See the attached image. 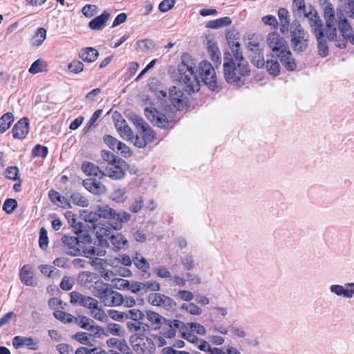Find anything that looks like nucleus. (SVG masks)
I'll list each match as a JSON object with an SVG mask.
<instances>
[{
	"label": "nucleus",
	"mask_w": 354,
	"mask_h": 354,
	"mask_svg": "<svg viewBox=\"0 0 354 354\" xmlns=\"http://www.w3.org/2000/svg\"><path fill=\"white\" fill-rule=\"evenodd\" d=\"M111 287V285H109V283H104L102 281H95L93 288V295L96 297L99 298L106 291L110 290Z\"/></svg>",
	"instance_id": "nucleus-38"
},
{
	"label": "nucleus",
	"mask_w": 354,
	"mask_h": 354,
	"mask_svg": "<svg viewBox=\"0 0 354 354\" xmlns=\"http://www.w3.org/2000/svg\"><path fill=\"white\" fill-rule=\"evenodd\" d=\"M147 300L150 304L162 307L167 310L172 308L174 305V301L171 298L161 293H151L149 295Z\"/></svg>",
	"instance_id": "nucleus-11"
},
{
	"label": "nucleus",
	"mask_w": 354,
	"mask_h": 354,
	"mask_svg": "<svg viewBox=\"0 0 354 354\" xmlns=\"http://www.w3.org/2000/svg\"><path fill=\"white\" fill-rule=\"evenodd\" d=\"M102 113V110H101V109H97L93 113L91 118H90V120H88V122H87V124H86V126L84 128V131L85 133H87L90 130L91 127L95 124V122L97 121V120L101 116Z\"/></svg>",
	"instance_id": "nucleus-59"
},
{
	"label": "nucleus",
	"mask_w": 354,
	"mask_h": 354,
	"mask_svg": "<svg viewBox=\"0 0 354 354\" xmlns=\"http://www.w3.org/2000/svg\"><path fill=\"white\" fill-rule=\"evenodd\" d=\"M114 209L109 207L108 205L99 206L97 211L99 212L100 218H104L106 219H111L113 214H114Z\"/></svg>",
	"instance_id": "nucleus-46"
},
{
	"label": "nucleus",
	"mask_w": 354,
	"mask_h": 354,
	"mask_svg": "<svg viewBox=\"0 0 354 354\" xmlns=\"http://www.w3.org/2000/svg\"><path fill=\"white\" fill-rule=\"evenodd\" d=\"M154 46L153 41L149 39H140L135 44V48L141 52H147L153 49Z\"/></svg>",
	"instance_id": "nucleus-36"
},
{
	"label": "nucleus",
	"mask_w": 354,
	"mask_h": 354,
	"mask_svg": "<svg viewBox=\"0 0 354 354\" xmlns=\"http://www.w3.org/2000/svg\"><path fill=\"white\" fill-rule=\"evenodd\" d=\"M44 62L41 59H38L35 60L29 68V73H30L31 74H36L43 71V68L44 66Z\"/></svg>",
	"instance_id": "nucleus-62"
},
{
	"label": "nucleus",
	"mask_w": 354,
	"mask_h": 354,
	"mask_svg": "<svg viewBox=\"0 0 354 354\" xmlns=\"http://www.w3.org/2000/svg\"><path fill=\"white\" fill-rule=\"evenodd\" d=\"M126 167V162L122 158H118L107 164L102 176H109L113 180L122 179L125 176Z\"/></svg>",
	"instance_id": "nucleus-8"
},
{
	"label": "nucleus",
	"mask_w": 354,
	"mask_h": 354,
	"mask_svg": "<svg viewBox=\"0 0 354 354\" xmlns=\"http://www.w3.org/2000/svg\"><path fill=\"white\" fill-rule=\"evenodd\" d=\"M82 169L84 173L90 176H99L102 178L103 176V171H102L98 166L89 162H84L82 163Z\"/></svg>",
	"instance_id": "nucleus-28"
},
{
	"label": "nucleus",
	"mask_w": 354,
	"mask_h": 354,
	"mask_svg": "<svg viewBox=\"0 0 354 354\" xmlns=\"http://www.w3.org/2000/svg\"><path fill=\"white\" fill-rule=\"evenodd\" d=\"M62 250L66 254L76 257L81 253L80 241L77 237L64 235L62 237Z\"/></svg>",
	"instance_id": "nucleus-10"
},
{
	"label": "nucleus",
	"mask_w": 354,
	"mask_h": 354,
	"mask_svg": "<svg viewBox=\"0 0 354 354\" xmlns=\"http://www.w3.org/2000/svg\"><path fill=\"white\" fill-rule=\"evenodd\" d=\"M182 309L192 315H200L202 313V309L194 303L183 304Z\"/></svg>",
	"instance_id": "nucleus-48"
},
{
	"label": "nucleus",
	"mask_w": 354,
	"mask_h": 354,
	"mask_svg": "<svg viewBox=\"0 0 354 354\" xmlns=\"http://www.w3.org/2000/svg\"><path fill=\"white\" fill-rule=\"evenodd\" d=\"M54 317L64 324L73 323L74 317L70 313L62 311L55 310L53 313Z\"/></svg>",
	"instance_id": "nucleus-44"
},
{
	"label": "nucleus",
	"mask_w": 354,
	"mask_h": 354,
	"mask_svg": "<svg viewBox=\"0 0 354 354\" xmlns=\"http://www.w3.org/2000/svg\"><path fill=\"white\" fill-rule=\"evenodd\" d=\"M96 236L100 242L101 245H107L108 241L106 237L111 235L112 232L111 227L107 224H97L93 227Z\"/></svg>",
	"instance_id": "nucleus-23"
},
{
	"label": "nucleus",
	"mask_w": 354,
	"mask_h": 354,
	"mask_svg": "<svg viewBox=\"0 0 354 354\" xmlns=\"http://www.w3.org/2000/svg\"><path fill=\"white\" fill-rule=\"evenodd\" d=\"M145 285L143 282L140 281H130L129 290L132 292L133 293L138 294L140 295H144L143 289Z\"/></svg>",
	"instance_id": "nucleus-49"
},
{
	"label": "nucleus",
	"mask_w": 354,
	"mask_h": 354,
	"mask_svg": "<svg viewBox=\"0 0 354 354\" xmlns=\"http://www.w3.org/2000/svg\"><path fill=\"white\" fill-rule=\"evenodd\" d=\"M252 62L257 68H263L265 66L266 62L264 60L262 50H260V53H256L252 55Z\"/></svg>",
	"instance_id": "nucleus-60"
},
{
	"label": "nucleus",
	"mask_w": 354,
	"mask_h": 354,
	"mask_svg": "<svg viewBox=\"0 0 354 354\" xmlns=\"http://www.w3.org/2000/svg\"><path fill=\"white\" fill-rule=\"evenodd\" d=\"M39 244L42 250H45L48 247V238L47 236V230L44 227L40 229Z\"/></svg>",
	"instance_id": "nucleus-57"
},
{
	"label": "nucleus",
	"mask_w": 354,
	"mask_h": 354,
	"mask_svg": "<svg viewBox=\"0 0 354 354\" xmlns=\"http://www.w3.org/2000/svg\"><path fill=\"white\" fill-rule=\"evenodd\" d=\"M131 219V215L126 212H116L114 210V214L111 218L112 222L111 227L115 230H120L122 227V225L124 223L128 222Z\"/></svg>",
	"instance_id": "nucleus-22"
},
{
	"label": "nucleus",
	"mask_w": 354,
	"mask_h": 354,
	"mask_svg": "<svg viewBox=\"0 0 354 354\" xmlns=\"http://www.w3.org/2000/svg\"><path fill=\"white\" fill-rule=\"evenodd\" d=\"M265 66L270 75L272 76L279 75L281 67L277 59H268Z\"/></svg>",
	"instance_id": "nucleus-41"
},
{
	"label": "nucleus",
	"mask_w": 354,
	"mask_h": 354,
	"mask_svg": "<svg viewBox=\"0 0 354 354\" xmlns=\"http://www.w3.org/2000/svg\"><path fill=\"white\" fill-rule=\"evenodd\" d=\"M278 16L280 20V31L283 34L288 33L290 28L288 10L284 8H280L278 10Z\"/></svg>",
	"instance_id": "nucleus-25"
},
{
	"label": "nucleus",
	"mask_w": 354,
	"mask_h": 354,
	"mask_svg": "<svg viewBox=\"0 0 354 354\" xmlns=\"http://www.w3.org/2000/svg\"><path fill=\"white\" fill-rule=\"evenodd\" d=\"M73 323L77 324L82 328L89 330L97 335L102 331V328L99 326L94 325V321L84 315L74 317Z\"/></svg>",
	"instance_id": "nucleus-16"
},
{
	"label": "nucleus",
	"mask_w": 354,
	"mask_h": 354,
	"mask_svg": "<svg viewBox=\"0 0 354 354\" xmlns=\"http://www.w3.org/2000/svg\"><path fill=\"white\" fill-rule=\"evenodd\" d=\"M335 17L337 21L336 28L341 33L339 35L340 39H345L346 46L347 45V41L354 45V32L342 10H338L336 12H335Z\"/></svg>",
	"instance_id": "nucleus-7"
},
{
	"label": "nucleus",
	"mask_w": 354,
	"mask_h": 354,
	"mask_svg": "<svg viewBox=\"0 0 354 354\" xmlns=\"http://www.w3.org/2000/svg\"><path fill=\"white\" fill-rule=\"evenodd\" d=\"M127 328L133 331H138L140 329L145 330L147 328L149 329L148 324L143 323L141 321H134V322H128Z\"/></svg>",
	"instance_id": "nucleus-54"
},
{
	"label": "nucleus",
	"mask_w": 354,
	"mask_h": 354,
	"mask_svg": "<svg viewBox=\"0 0 354 354\" xmlns=\"http://www.w3.org/2000/svg\"><path fill=\"white\" fill-rule=\"evenodd\" d=\"M17 202L15 199H6L3 205V209L8 214L12 213L17 207Z\"/></svg>",
	"instance_id": "nucleus-64"
},
{
	"label": "nucleus",
	"mask_w": 354,
	"mask_h": 354,
	"mask_svg": "<svg viewBox=\"0 0 354 354\" xmlns=\"http://www.w3.org/2000/svg\"><path fill=\"white\" fill-rule=\"evenodd\" d=\"M157 97L160 100L162 104L170 109H176L181 111L187 107L188 100L183 91L173 86L169 89L168 93L166 91L160 90L156 93Z\"/></svg>",
	"instance_id": "nucleus-4"
},
{
	"label": "nucleus",
	"mask_w": 354,
	"mask_h": 354,
	"mask_svg": "<svg viewBox=\"0 0 354 354\" xmlns=\"http://www.w3.org/2000/svg\"><path fill=\"white\" fill-rule=\"evenodd\" d=\"M94 302L95 304L88 308L91 310V316L98 321L106 322L108 319L107 315L104 310L99 306V303L96 299Z\"/></svg>",
	"instance_id": "nucleus-29"
},
{
	"label": "nucleus",
	"mask_w": 354,
	"mask_h": 354,
	"mask_svg": "<svg viewBox=\"0 0 354 354\" xmlns=\"http://www.w3.org/2000/svg\"><path fill=\"white\" fill-rule=\"evenodd\" d=\"M103 140L109 148L113 151L116 149L118 146H121V142L110 135L104 136Z\"/></svg>",
	"instance_id": "nucleus-58"
},
{
	"label": "nucleus",
	"mask_w": 354,
	"mask_h": 354,
	"mask_svg": "<svg viewBox=\"0 0 354 354\" xmlns=\"http://www.w3.org/2000/svg\"><path fill=\"white\" fill-rule=\"evenodd\" d=\"M111 15L107 11L103 12L100 16H97L93 19L88 23V27L91 30H100L102 29L105 24L110 19Z\"/></svg>",
	"instance_id": "nucleus-24"
},
{
	"label": "nucleus",
	"mask_w": 354,
	"mask_h": 354,
	"mask_svg": "<svg viewBox=\"0 0 354 354\" xmlns=\"http://www.w3.org/2000/svg\"><path fill=\"white\" fill-rule=\"evenodd\" d=\"M48 152L47 147L37 145L32 151V155L34 157L45 158Z\"/></svg>",
	"instance_id": "nucleus-55"
},
{
	"label": "nucleus",
	"mask_w": 354,
	"mask_h": 354,
	"mask_svg": "<svg viewBox=\"0 0 354 354\" xmlns=\"http://www.w3.org/2000/svg\"><path fill=\"white\" fill-rule=\"evenodd\" d=\"M277 56L283 66L289 71H294L297 68V63L291 51L288 48L277 53Z\"/></svg>",
	"instance_id": "nucleus-18"
},
{
	"label": "nucleus",
	"mask_w": 354,
	"mask_h": 354,
	"mask_svg": "<svg viewBox=\"0 0 354 354\" xmlns=\"http://www.w3.org/2000/svg\"><path fill=\"white\" fill-rule=\"evenodd\" d=\"M14 121V115L8 112L5 113L1 118H0V132H6L10 127L11 124Z\"/></svg>",
	"instance_id": "nucleus-35"
},
{
	"label": "nucleus",
	"mask_w": 354,
	"mask_h": 354,
	"mask_svg": "<svg viewBox=\"0 0 354 354\" xmlns=\"http://www.w3.org/2000/svg\"><path fill=\"white\" fill-rule=\"evenodd\" d=\"M145 315L147 319L149 322V324H148L149 328H151L154 330L160 329L162 324L167 322L165 317L151 310H147Z\"/></svg>",
	"instance_id": "nucleus-21"
},
{
	"label": "nucleus",
	"mask_w": 354,
	"mask_h": 354,
	"mask_svg": "<svg viewBox=\"0 0 354 354\" xmlns=\"http://www.w3.org/2000/svg\"><path fill=\"white\" fill-rule=\"evenodd\" d=\"M180 262L186 270H192L195 267V261L192 255L182 257Z\"/></svg>",
	"instance_id": "nucleus-51"
},
{
	"label": "nucleus",
	"mask_w": 354,
	"mask_h": 354,
	"mask_svg": "<svg viewBox=\"0 0 354 354\" xmlns=\"http://www.w3.org/2000/svg\"><path fill=\"white\" fill-rule=\"evenodd\" d=\"M12 136L15 138L22 140L29 132V121L27 118L19 120L12 128Z\"/></svg>",
	"instance_id": "nucleus-19"
},
{
	"label": "nucleus",
	"mask_w": 354,
	"mask_h": 354,
	"mask_svg": "<svg viewBox=\"0 0 354 354\" xmlns=\"http://www.w3.org/2000/svg\"><path fill=\"white\" fill-rule=\"evenodd\" d=\"M223 68L227 82L238 86L245 84V78L250 73L248 62H235L230 52L224 53Z\"/></svg>",
	"instance_id": "nucleus-3"
},
{
	"label": "nucleus",
	"mask_w": 354,
	"mask_h": 354,
	"mask_svg": "<svg viewBox=\"0 0 354 354\" xmlns=\"http://www.w3.org/2000/svg\"><path fill=\"white\" fill-rule=\"evenodd\" d=\"M133 263L138 269L143 272H148L150 268L148 261L138 252H136L133 256Z\"/></svg>",
	"instance_id": "nucleus-30"
},
{
	"label": "nucleus",
	"mask_w": 354,
	"mask_h": 354,
	"mask_svg": "<svg viewBox=\"0 0 354 354\" xmlns=\"http://www.w3.org/2000/svg\"><path fill=\"white\" fill-rule=\"evenodd\" d=\"M145 317V313L137 308L130 309L125 312V320L142 321Z\"/></svg>",
	"instance_id": "nucleus-42"
},
{
	"label": "nucleus",
	"mask_w": 354,
	"mask_h": 354,
	"mask_svg": "<svg viewBox=\"0 0 354 354\" xmlns=\"http://www.w3.org/2000/svg\"><path fill=\"white\" fill-rule=\"evenodd\" d=\"M84 187L95 195H102L106 192V187L95 178H87L83 180Z\"/></svg>",
	"instance_id": "nucleus-17"
},
{
	"label": "nucleus",
	"mask_w": 354,
	"mask_h": 354,
	"mask_svg": "<svg viewBox=\"0 0 354 354\" xmlns=\"http://www.w3.org/2000/svg\"><path fill=\"white\" fill-rule=\"evenodd\" d=\"M290 35L291 46L295 52L301 53L307 49L309 36L298 20L290 24Z\"/></svg>",
	"instance_id": "nucleus-5"
},
{
	"label": "nucleus",
	"mask_w": 354,
	"mask_h": 354,
	"mask_svg": "<svg viewBox=\"0 0 354 354\" xmlns=\"http://www.w3.org/2000/svg\"><path fill=\"white\" fill-rule=\"evenodd\" d=\"M123 301L124 297L122 294L113 290L108 306H119L123 304Z\"/></svg>",
	"instance_id": "nucleus-45"
},
{
	"label": "nucleus",
	"mask_w": 354,
	"mask_h": 354,
	"mask_svg": "<svg viewBox=\"0 0 354 354\" xmlns=\"http://www.w3.org/2000/svg\"><path fill=\"white\" fill-rule=\"evenodd\" d=\"M232 24V19L229 17H224L208 21L205 26L207 28L218 29Z\"/></svg>",
	"instance_id": "nucleus-32"
},
{
	"label": "nucleus",
	"mask_w": 354,
	"mask_h": 354,
	"mask_svg": "<svg viewBox=\"0 0 354 354\" xmlns=\"http://www.w3.org/2000/svg\"><path fill=\"white\" fill-rule=\"evenodd\" d=\"M324 19L325 27L324 31H319L315 34L318 55L322 57H326L329 55L330 50L328 41L334 42L335 46L339 48H346L345 39H340L336 28V19L333 6L328 3L324 9Z\"/></svg>",
	"instance_id": "nucleus-2"
},
{
	"label": "nucleus",
	"mask_w": 354,
	"mask_h": 354,
	"mask_svg": "<svg viewBox=\"0 0 354 354\" xmlns=\"http://www.w3.org/2000/svg\"><path fill=\"white\" fill-rule=\"evenodd\" d=\"M232 53H230L235 62H247L243 56V53L241 50V46L239 42H235L231 46Z\"/></svg>",
	"instance_id": "nucleus-40"
},
{
	"label": "nucleus",
	"mask_w": 354,
	"mask_h": 354,
	"mask_svg": "<svg viewBox=\"0 0 354 354\" xmlns=\"http://www.w3.org/2000/svg\"><path fill=\"white\" fill-rule=\"evenodd\" d=\"M346 283L344 286L338 285V284H333L330 286V291L331 293L339 296L346 297Z\"/></svg>",
	"instance_id": "nucleus-50"
},
{
	"label": "nucleus",
	"mask_w": 354,
	"mask_h": 354,
	"mask_svg": "<svg viewBox=\"0 0 354 354\" xmlns=\"http://www.w3.org/2000/svg\"><path fill=\"white\" fill-rule=\"evenodd\" d=\"M111 198L118 203H124L127 198V192L124 188H117L111 194Z\"/></svg>",
	"instance_id": "nucleus-43"
},
{
	"label": "nucleus",
	"mask_w": 354,
	"mask_h": 354,
	"mask_svg": "<svg viewBox=\"0 0 354 354\" xmlns=\"http://www.w3.org/2000/svg\"><path fill=\"white\" fill-rule=\"evenodd\" d=\"M68 69L73 73H79L84 70V64L79 60H73L68 65Z\"/></svg>",
	"instance_id": "nucleus-61"
},
{
	"label": "nucleus",
	"mask_w": 354,
	"mask_h": 354,
	"mask_svg": "<svg viewBox=\"0 0 354 354\" xmlns=\"http://www.w3.org/2000/svg\"><path fill=\"white\" fill-rule=\"evenodd\" d=\"M6 178L17 180L19 179V169L16 166H10L6 168L5 171Z\"/></svg>",
	"instance_id": "nucleus-56"
},
{
	"label": "nucleus",
	"mask_w": 354,
	"mask_h": 354,
	"mask_svg": "<svg viewBox=\"0 0 354 354\" xmlns=\"http://www.w3.org/2000/svg\"><path fill=\"white\" fill-rule=\"evenodd\" d=\"M70 201L73 204L82 207H86L89 205V201L84 196L78 192L71 194L70 196Z\"/></svg>",
	"instance_id": "nucleus-37"
},
{
	"label": "nucleus",
	"mask_w": 354,
	"mask_h": 354,
	"mask_svg": "<svg viewBox=\"0 0 354 354\" xmlns=\"http://www.w3.org/2000/svg\"><path fill=\"white\" fill-rule=\"evenodd\" d=\"M99 53L97 50L92 47H86L81 50L79 53V57L86 62H93L98 57Z\"/></svg>",
	"instance_id": "nucleus-27"
},
{
	"label": "nucleus",
	"mask_w": 354,
	"mask_h": 354,
	"mask_svg": "<svg viewBox=\"0 0 354 354\" xmlns=\"http://www.w3.org/2000/svg\"><path fill=\"white\" fill-rule=\"evenodd\" d=\"M46 38V30L44 28H38L32 38V44L39 46Z\"/></svg>",
	"instance_id": "nucleus-39"
},
{
	"label": "nucleus",
	"mask_w": 354,
	"mask_h": 354,
	"mask_svg": "<svg viewBox=\"0 0 354 354\" xmlns=\"http://www.w3.org/2000/svg\"><path fill=\"white\" fill-rule=\"evenodd\" d=\"M140 134L145 138V140L147 141V142H153L156 138V133L155 131L149 127V125H147V127L143 128L139 131Z\"/></svg>",
	"instance_id": "nucleus-47"
},
{
	"label": "nucleus",
	"mask_w": 354,
	"mask_h": 354,
	"mask_svg": "<svg viewBox=\"0 0 354 354\" xmlns=\"http://www.w3.org/2000/svg\"><path fill=\"white\" fill-rule=\"evenodd\" d=\"M21 280L26 286H33L35 285L32 272L27 269V266H24L20 272Z\"/></svg>",
	"instance_id": "nucleus-34"
},
{
	"label": "nucleus",
	"mask_w": 354,
	"mask_h": 354,
	"mask_svg": "<svg viewBox=\"0 0 354 354\" xmlns=\"http://www.w3.org/2000/svg\"><path fill=\"white\" fill-rule=\"evenodd\" d=\"M129 341L132 348L138 354L153 353L155 351L156 346L152 339L143 334H133Z\"/></svg>",
	"instance_id": "nucleus-6"
},
{
	"label": "nucleus",
	"mask_w": 354,
	"mask_h": 354,
	"mask_svg": "<svg viewBox=\"0 0 354 354\" xmlns=\"http://www.w3.org/2000/svg\"><path fill=\"white\" fill-rule=\"evenodd\" d=\"M48 196L53 203L63 208L71 207L68 201L65 197L61 196L56 191L50 190Z\"/></svg>",
	"instance_id": "nucleus-31"
},
{
	"label": "nucleus",
	"mask_w": 354,
	"mask_h": 354,
	"mask_svg": "<svg viewBox=\"0 0 354 354\" xmlns=\"http://www.w3.org/2000/svg\"><path fill=\"white\" fill-rule=\"evenodd\" d=\"M145 116L153 124L163 129L169 127V120L164 113H160L156 108L149 106L145 109Z\"/></svg>",
	"instance_id": "nucleus-9"
},
{
	"label": "nucleus",
	"mask_w": 354,
	"mask_h": 354,
	"mask_svg": "<svg viewBox=\"0 0 354 354\" xmlns=\"http://www.w3.org/2000/svg\"><path fill=\"white\" fill-rule=\"evenodd\" d=\"M143 283L145 285L143 289L144 294L148 291L157 292L160 290V284L156 281H149Z\"/></svg>",
	"instance_id": "nucleus-53"
},
{
	"label": "nucleus",
	"mask_w": 354,
	"mask_h": 354,
	"mask_svg": "<svg viewBox=\"0 0 354 354\" xmlns=\"http://www.w3.org/2000/svg\"><path fill=\"white\" fill-rule=\"evenodd\" d=\"M113 121L117 131L122 138L128 140L133 139V133L120 114L115 113Z\"/></svg>",
	"instance_id": "nucleus-12"
},
{
	"label": "nucleus",
	"mask_w": 354,
	"mask_h": 354,
	"mask_svg": "<svg viewBox=\"0 0 354 354\" xmlns=\"http://www.w3.org/2000/svg\"><path fill=\"white\" fill-rule=\"evenodd\" d=\"M110 239L111 244L117 250L124 249L128 245V240L122 234L111 235Z\"/></svg>",
	"instance_id": "nucleus-33"
},
{
	"label": "nucleus",
	"mask_w": 354,
	"mask_h": 354,
	"mask_svg": "<svg viewBox=\"0 0 354 354\" xmlns=\"http://www.w3.org/2000/svg\"><path fill=\"white\" fill-rule=\"evenodd\" d=\"M169 329L165 332V336L167 338H173L176 336V329L182 331L187 326L180 320H169L167 321Z\"/></svg>",
	"instance_id": "nucleus-26"
},
{
	"label": "nucleus",
	"mask_w": 354,
	"mask_h": 354,
	"mask_svg": "<svg viewBox=\"0 0 354 354\" xmlns=\"http://www.w3.org/2000/svg\"><path fill=\"white\" fill-rule=\"evenodd\" d=\"M153 273L160 278H171V274L169 270L162 266H159L153 269Z\"/></svg>",
	"instance_id": "nucleus-52"
},
{
	"label": "nucleus",
	"mask_w": 354,
	"mask_h": 354,
	"mask_svg": "<svg viewBox=\"0 0 354 354\" xmlns=\"http://www.w3.org/2000/svg\"><path fill=\"white\" fill-rule=\"evenodd\" d=\"M267 43L273 52L278 53L288 48L286 41L277 32L270 33Z\"/></svg>",
	"instance_id": "nucleus-13"
},
{
	"label": "nucleus",
	"mask_w": 354,
	"mask_h": 354,
	"mask_svg": "<svg viewBox=\"0 0 354 354\" xmlns=\"http://www.w3.org/2000/svg\"><path fill=\"white\" fill-rule=\"evenodd\" d=\"M70 301L73 305L81 306L88 308L91 305L95 304V299L85 296L77 291H73L70 293Z\"/></svg>",
	"instance_id": "nucleus-20"
},
{
	"label": "nucleus",
	"mask_w": 354,
	"mask_h": 354,
	"mask_svg": "<svg viewBox=\"0 0 354 354\" xmlns=\"http://www.w3.org/2000/svg\"><path fill=\"white\" fill-rule=\"evenodd\" d=\"M106 332L115 336H119L122 332V326L115 323H109L106 327Z\"/></svg>",
	"instance_id": "nucleus-63"
},
{
	"label": "nucleus",
	"mask_w": 354,
	"mask_h": 354,
	"mask_svg": "<svg viewBox=\"0 0 354 354\" xmlns=\"http://www.w3.org/2000/svg\"><path fill=\"white\" fill-rule=\"evenodd\" d=\"M39 339L31 337L16 336L12 340V345L17 349L26 346L30 350H37L39 347Z\"/></svg>",
	"instance_id": "nucleus-15"
},
{
	"label": "nucleus",
	"mask_w": 354,
	"mask_h": 354,
	"mask_svg": "<svg viewBox=\"0 0 354 354\" xmlns=\"http://www.w3.org/2000/svg\"><path fill=\"white\" fill-rule=\"evenodd\" d=\"M199 77L212 91L218 87L215 70L210 62L203 61L198 65L196 59L190 55H183L178 65V81L185 86L187 92L191 93L200 90Z\"/></svg>",
	"instance_id": "nucleus-1"
},
{
	"label": "nucleus",
	"mask_w": 354,
	"mask_h": 354,
	"mask_svg": "<svg viewBox=\"0 0 354 354\" xmlns=\"http://www.w3.org/2000/svg\"><path fill=\"white\" fill-rule=\"evenodd\" d=\"M310 11L306 15L308 19L309 26L312 29L313 34H317L319 31H324V27L322 20L318 15L315 8H310Z\"/></svg>",
	"instance_id": "nucleus-14"
}]
</instances>
